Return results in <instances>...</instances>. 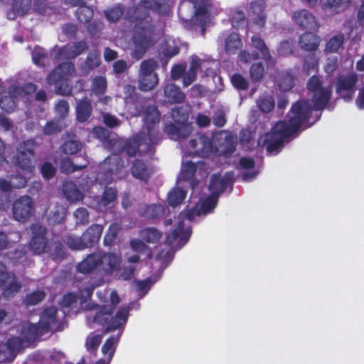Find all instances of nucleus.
Listing matches in <instances>:
<instances>
[{
  "label": "nucleus",
  "instance_id": "1",
  "mask_svg": "<svg viewBox=\"0 0 364 364\" xmlns=\"http://www.w3.org/2000/svg\"><path fill=\"white\" fill-rule=\"evenodd\" d=\"M306 87L311 95L313 107L306 100L297 101L291 107V115L288 122L278 121L269 132L258 139V146L266 147L268 154H278L282 149L285 140L296 133L308 120L312 109L323 110L329 102L332 91L330 87L323 86V81L318 76H311L307 82Z\"/></svg>",
  "mask_w": 364,
  "mask_h": 364
},
{
  "label": "nucleus",
  "instance_id": "2",
  "mask_svg": "<svg viewBox=\"0 0 364 364\" xmlns=\"http://www.w3.org/2000/svg\"><path fill=\"white\" fill-rule=\"evenodd\" d=\"M124 20L134 24L132 36L134 46L132 56L137 60H140L154 44L153 39L154 26L150 17V10L147 3L139 0L138 3L128 7L125 12Z\"/></svg>",
  "mask_w": 364,
  "mask_h": 364
},
{
  "label": "nucleus",
  "instance_id": "3",
  "mask_svg": "<svg viewBox=\"0 0 364 364\" xmlns=\"http://www.w3.org/2000/svg\"><path fill=\"white\" fill-rule=\"evenodd\" d=\"M32 233L28 247L34 255L48 254L53 259H63L65 256V249L60 240L49 239L48 230L40 224H33Z\"/></svg>",
  "mask_w": 364,
  "mask_h": 364
},
{
  "label": "nucleus",
  "instance_id": "4",
  "mask_svg": "<svg viewBox=\"0 0 364 364\" xmlns=\"http://www.w3.org/2000/svg\"><path fill=\"white\" fill-rule=\"evenodd\" d=\"M129 176L124 159L116 154L108 156L99 166L98 176L103 184L126 180Z\"/></svg>",
  "mask_w": 364,
  "mask_h": 364
},
{
  "label": "nucleus",
  "instance_id": "5",
  "mask_svg": "<svg viewBox=\"0 0 364 364\" xmlns=\"http://www.w3.org/2000/svg\"><path fill=\"white\" fill-rule=\"evenodd\" d=\"M114 306H102L96 312L92 321L105 328L103 334L115 331L122 327L127 321L129 309L122 307L118 309L115 316Z\"/></svg>",
  "mask_w": 364,
  "mask_h": 364
},
{
  "label": "nucleus",
  "instance_id": "6",
  "mask_svg": "<svg viewBox=\"0 0 364 364\" xmlns=\"http://www.w3.org/2000/svg\"><path fill=\"white\" fill-rule=\"evenodd\" d=\"M38 146V144L34 139H29L19 143L16 147V154L13 158L14 164L25 173H33L34 159Z\"/></svg>",
  "mask_w": 364,
  "mask_h": 364
},
{
  "label": "nucleus",
  "instance_id": "7",
  "mask_svg": "<svg viewBox=\"0 0 364 364\" xmlns=\"http://www.w3.org/2000/svg\"><path fill=\"white\" fill-rule=\"evenodd\" d=\"M321 38L311 32H305L300 35L298 44L301 50L310 53L304 58V66L307 71L316 70L318 68V60L315 56V52L318 50Z\"/></svg>",
  "mask_w": 364,
  "mask_h": 364
},
{
  "label": "nucleus",
  "instance_id": "8",
  "mask_svg": "<svg viewBox=\"0 0 364 364\" xmlns=\"http://www.w3.org/2000/svg\"><path fill=\"white\" fill-rule=\"evenodd\" d=\"M358 82V75L353 71L338 74L335 80V92L338 97L345 102L352 101L357 90Z\"/></svg>",
  "mask_w": 364,
  "mask_h": 364
},
{
  "label": "nucleus",
  "instance_id": "9",
  "mask_svg": "<svg viewBox=\"0 0 364 364\" xmlns=\"http://www.w3.org/2000/svg\"><path fill=\"white\" fill-rule=\"evenodd\" d=\"M157 144H150L148 136L144 132H139L128 138L123 144L122 150L129 157L139 154H147L154 151Z\"/></svg>",
  "mask_w": 364,
  "mask_h": 364
},
{
  "label": "nucleus",
  "instance_id": "10",
  "mask_svg": "<svg viewBox=\"0 0 364 364\" xmlns=\"http://www.w3.org/2000/svg\"><path fill=\"white\" fill-rule=\"evenodd\" d=\"M158 68V63L153 58L143 60L140 64L139 75V88L141 91L153 90L159 82L158 75L155 70Z\"/></svg>",
  "mask_w": 364,
  "mask_h": 364
},
{
  "label": "nucleus",
  "instance_id": "11",
  "mask_svg": "<svg viewBox=\"0 0 364 364\" xmlns=\"http://www.w3.org/2000/svg\"><path fill=\"white\" fill-rule=\"evenodd\" d=\"M161 119V113L159 109L155 105H149L146 107L144 112V123L146 127L149 144H158L161 140L160 133L156 129V125L158 124Z\"/></svg>",
  "mask_w": 364,
  "mask_h": 364
},
{
  "label": "nucleus",
  "instance_id": "12",
  "mask_svg": "<svg viewBox=\"0 0 364 364\" xmlns=\"http://www.w3.org/2000/svg\"><path fill=\"white\" fill-rule=\"evenodd\" d=\"M34 209V203L30 196H21L13 203V217L16 221L23 223L31 217Z\"/></svg>",
  "mask_w": 364,
  "mask_h": 364
},
{
  "label": "nucleus",
  "instance_id": "13",
  "mask_svg": "<svg viewBox=\"0 0 364 364\" xmlns=\"http://www.w3.org/2000/svg\"><path fill=\"white\" fill-rule=\"evenodd\" d=\"M57 314L58 309L55 306L47 307L43 311L38 322L43 332L47 333L63 331V324L58 321Z\"/></svg>",
  "mask_w": 364,
  "mask_h": 364
},
{
  "label": "nucleus",
  "instance_id": "14",
  "mask_svg": "<svg viewBox=\"0 0 364 364\" xmlns=\"http://www.w3.org/2000/svg\"><path fill=\"white\" fill-rule=\"evenodd\" d=\"M0 287L4 298L11 299L21 291L22 285L14 274L4 271L0 272Z\"/></svg>",
  "mask_w": 364,
  "mask_h": 364
},
{
  "label": "nucleus",
  "instance_id": "15",
  "mask_svg": "<svg viewBox=\"0 0 364 364\" xmlns=\"http://www.w3.org/2000/svg\"><path fill=\"white\" fill-rule=\"evenodd\" d=\"M129 171L133 178L144 182H147L154 173L151 164L141 159H134Z\"/></svg>",
  "mask_w": 364,
  "mask_h": 364
},
{
  "label": "nucleus",
  "instance_id": "16",
  "mask_svg": "<svg viewBox=\"0 0 364 364\" xmlns=\"http://www.w3.org/2000/svg\"><path fill=\"white\" fill-rule=\"evenodd\" d=\"M190 147L195 155L200 157H208L213 153V141L205 134H198L189 141Z\"/></svg>",
  "mask_w": 364,
  "mask_h": 364
},
{
  "label": "nucleus",
  "instance_id": "17",
  "mask_svg": "<svg viewBox=\"0 0 364 364\" xmlns=\"http://www.w3.org/2000/svg\"><path fill=\"white\" fill-rule=\"evenodd\" d=\"M99 267L102 275H111L117 271L121 264V257L112 252L100 253Z\"/></svg>",
  "mask_w": 364,
  "mask_h": 364
},
{
  "label": "nucleus",
  "instance_id": "18",
  "mask_svg": "<svg viewBox=\"0 0 364 364\" xmlns=\"http://www.w3.org/2000/svg\"><path fill=\"white\" fill-rule=\"evenodd\" d=\"M293 18L296 24L302 30H318L319 28L314 16L306 9L295 11Z\"/></svg>",
  "mask_w": 364,
  "mask_h": 364
},
{
  "label": "nucleus",
  "instance_id": "19",
  "mask_svg": "<svg viewBox=\"0 0 364 364\" xmlns=\"http://www.w3.org/2000/svg\"><path fill=\"white\" fill-rule=\"evenodd\" d=\"M163 131L169 139L178 141L187 138L193 131V126L175 124L170 122L164 125Z\"/></svg>",
  "mask_w": 364,
  "mask_h": 364
},
{
  "label": "nucleus",
  "instance_id": "20",
  "mask_svg": "<svg viewBox=\"0 0 364 364\" xmlns=\"http://www.w3.org/2000/svg\"><path fill=\"white\" fill-rule=\"evenodd\" d=\"M100 253H90L77 264L76 272L85 275L90 274L100 268Z\"/></svg>",
  "mask_w": 364,
  "mask_h": 364
},
{
  "label": "nucleus",
  "instance_id": "21",
  "mask_svg": "<svg viewBox=\"0 0 364 364\" xmlns=\"http://www.w3.org/2000/svg\"><path fill=\"white\" fill-rule=\"evenodd\" d=\"M191 235V230L187 228L184 230L183 223H179L178 226L171 230V232L166 235L165 243L171 247L176 242V240L179 238V248L186 245Z\"/></svg>",
  "mask_w": 364,
  "mask_h": 364
},
{
  "label": "nucleus",
  "instance_id": "22",
  "mask_svg": "<svg viewBox=\"0 0 364 364\" xmlns=\"http://www.w3.org/2000/svg\"><path fill=\"white\" fill-rule=\"evenodd\" d=\"M104 226L99 224H92L81 235L86 248H91L97 245L102 236Z\"/></svg>",
  "mask_w": 364,
  "mask_h": 364
},
{
  "label": "nucleus",
  "instance_id": "23",
  "mask_svg": "<svg viewBox=\"0 0 364 364\" xmlns=\"http://www.w3.org/2000/svg\"><path fill=\"white\" fill-rule=\"evenodd\" d=\"M88 50L85 41H79L72 46L66 45L59 50V54L65 59L72 60Z\"/></svg>",
  "mask_w": 364,
  "mask_h": 364
},
{
  "label": "nucleus",
  "instance_id": "24",
  "mask_svg": "<svg viewBox=\"0 0 364 364\" xmlns=\"http://www.w3.org/2000/svg\"><path fill=\"white\" fill-rule=\"evenodd\" d=\"M143 2L147 3L150 11L159 15L169 16L172 12L173 0H143Z\"/></svg>",
  "mask_w": 364,
  "mask_h": 364
},
{
  "label": "nucleus",
  "instance_id": "25",
  "mask_svg": "<svg viewBox=\"0 0 364 364\" xmlns=\"http://www.w3.org/2000/svg\"><path fill=\"white\" fill-rule=\"evenodd\" d=\"M251 41L252 47L260 53L261 57L265 61L268 67H274L276 64V60L271 55L264 41L258 36H253Z\"/></svg>",
  "mask_w": 364,
  "mask_h": 364
},
{
  "label": "nucleus",
  "instance_id": "26",
  "mask_svg": "<svg viewBox=\"0 0 364 364\" xmlns=\"http://www.w3.org/2000/svg\"><path fill=\"white\" fill-rule=\"evenodd\" d=\"M92 113V105L91 101L87 97L77 102L75 107L76 120L80 123H85L91 117Z\"/></svg>",
  "mask_w": 364,
  "mask_h": 364
},
{
  "label": "nucleus",
  "instance_id": "27",
  "mask_svg": "<svg viewBox=\"0 0 364 364\" xmlns=\"http://www.w3.org/2000/svg\"><path fill=\"white\" fill-rule=\"evenodd\" d=\"M230 182V178L228 176L220 177L214 173L210 176L208 189L211 194L218 198L226 190Z\"/></svg>",
  "mask_w": 364,
  "mask_h": 364
},
{
  "label": "nucleus",
  "instance_id": "28",
  "mask_svg": "<svg viewBox=\"0 0 364 364\" xmlns=\"http://www.w3.org/2000/svg\"><path fill=\"white\" fill-rule=\"evenodd\" d=\"M164 94L166 101L170 104L181 103L186 98L185 93L173 83H169L164 86Z\"/></svg>",
  "mask_w": 364,
  "mask_h": 364
},
{
  "label": "nucleus",
  "instance_id": "29",
  "mask_svg": "<svg viewBox=\"0 0 364 364\" xmlns=\"http://www.w3.org/2000/svg\"><path fill=\"white\" fill-rule=\"evenodd\" d=\"M69 3L74 6H78L75 11V16L80 22L86 23L90 21L94 12L83 0H69Z\"/></svg>",
  "mask_w": 364,
  "mask_h": 364
},
{
  "label": "nucleus",
  "instance_id": "30",
  "mask_svg": "<svg viewBox=\"0 0 364 364\" xmlns=\"http://www.w3.org/2000/svg\"><path fill=\"white\" fill-rule=\"evenodd\" d=\"M164 213V208L160 204L144 205L138 209V214L141 218L156 219Z\"/></svg>",
  "mask_w": 364,
  "mask_h": 364
},
{
  "label": "nucleus",
  "instance_id": "31",
  "mask_svg": "<svg viewBox=\"0 0 364 364\" xmlns=\"http://www.w3.org/2000/svg\"><path fill=\"white\" fill-rule=\"evenodd\" d=\"M64 196L70 202H77L83 199L82 192L72 181H65L62 186Z\"/></svg>",
  "mask_w": 364,
  "mask_h": 364
},
{
  "label": "nucleus",
  "instance_id": "32",
  "mask_svg": "<svg viewBox=\"0 0 364 364\" xmlns=\"http://www.w3.org/2000/svg\"><path fill=\"white\" fill-rule=\"evenodd\" d=\"M139 235L146 242L155 244L162 238L163 233L154 227H147L140 230Z\"/></svg>",
  "mask_w": 364,
  "mask_h": 364
},
{
  "label": "nucleus",
  "instance_id": "33",
  "mask_svg": "<svg viewBox=\"0 0 364 364\" xmlns=\"http://www.w3.org/2000/svg\"><path fill=\"white\" fill-rule=\"evenodd\" d=\"M242 47V41L236 33H231L225 42V50L228 54H235Z\"/></svg>",
  "mask_w": 364,
  "mask_h": 364
},
{
  "label": "nucleus",
  "instance_id": "34",
  "mask_svg": "<svg viewBox=\"0 0 364 364\" xmlns=\"http://www.w3.org/2000/svg\"><path fill=\"white\" fill-rule=\"evenodd\" d=\"M126 9L122 4H117L105 11L106 18L112 23H116L124 15Z\"/></svg>",
  "mask_w": 364,
  "mask_h": 364
},
{
  "label": "nucleus",
  "instance_id": "35",
  "mask_svg": "<svg viewBox=\"0 0 364 364\" xmlns=\"http://www.w3.org/2000/svg\"><path fill=\"white\" fill-rule=\"evenodd\" d=\"M276 82L278 87L283 92L290 90L294 85V79L289 72H282L277 78Z\"/></svg>",
  "mask_w": 364,
  "mask_h": 364
},
{
  "label": "nucleus",
  "instance_id": "36",
  "mask_svg": "<svg viewBox=\"0 0 364 364\" xmlns=\"http://www.w3.org/2000/svg\"><path fill=\"white\" fill-rule=\"evenodd\" d=\"M186 191L181 188H173L169 191L167 201L170 206L176 207L181 205L186 197Z\"/></svg>",
  "mask_w": 364,
  "mask_h": 364
},
{
  "label": "nucleus",
  "instance_id": "37",
  "mask_svg": "<svg viewBox=\"0 0 364 364\" xmlns=\"http://www.w3.org/2000/svg\"><path fill=\"white\" fill-rule=\"evenodd\" d=\"M88 166V161L85 159V163L75 164L70 158H65L60 162V168L63 173L70 174L77 171L83 170Z\"/></svg>",
  "mask_w": 364,
  "mask_h": 364
},
{
  "label": "nucleus",
  "instance_id": "38",
  "mask_svg": "<svg viewBox=\"0 0 364 364\" xmlns=\"http://www.w3.org/2000/svg\"><path fill=\"white\" fill-rule=\"evenodd\" d=\"M171 114L176 124L181 125H192L188 122L189 113L184 107L181 106L173 108Z\"/></svg>",
  "mask_w": 364,
  "mask_h": 364
},
{
  "label": "nucleus",
  "instance_id": "39",
  "mask_svg": "<svg viewBox=\"0 0 364 364\" xmlns=\"http://www.w3.org/2000/svg\"><path fill=\"white\" fill-rule=\"evenodd\" d=\"M43 329L40 328L38 323H29L26 328L22 331V335L28 341H34L39 336L45 334Z\"/></svg>",
  "mask_w": 364,
  "mask_h": 364
},
{
  "label": "nucleus",
  "instance_id": "40",
  "mask_svg": "<svg viewBox=\"0 0 364 364\" xmlns=\"http://www.w3.org/2000/svg\"><path fill=\"white\" fill-rule=\"evenodd\" d=\"M32 0H11V11L15 16H23L31 8Z\"/></svg>",
  "mask_w": 364,
  "mask_h": 364
},
{
  "label": "nucleus",
  "instance_id": "41",
  "mask_svg": "<svg viewBox=\"0 0 364 364\" xmlns=\"http://www.w3.org/2000/svg\"><path fill=\"white\" fill-rule=\"evenodd\" d=\"M345 37L343 33L337 34L331 38L326 44L325 52L327 53H336L343 46Z\"/></svg>",
  "mask_w": 364,
  "mask_h": 364
},
{
  "label": "nucleus",
  "instance_id": "42",
  "mask_svg": "<svg viewBox=\"0 0 364 364\" xmlns=\"http://www.w3.org/2000/svg\"><path fill=\"white\" fill-rule=\"evenodd\" d=\"M36 85L32 82H27L21 86H11L9 87V93L14 96L27 95L34 93L36 91Z\"/></svg>",
  "mask_w": 364,
  "mask_h": 364
},
{
  "label": "nucleus",
  "instance_id": "43",
  "mask_svg": "<svg viewBox=\"0 0 364 364\" xmlns=\"http://www.w3.org/2000/svg\"><path fill=\"white\" fill-rule=\"evenodd\" d=\"M120 229V225L117 223H112L109 225L103 239L105 246L111 247L114 245Z\"/></svg>",
  "mask_w": 364,
  "mask_h": 364
},
{
  "label": "nucleus",
  "instance_id": "44",
  "mask_svg": "<svg viewBox=\"0 0 364 364\" xmlns=\"http://www.w3.org/2000/svg\"><path fill=\"white\" fill-rule=\"evenodd\" d=\"M218 198L213 194L205 198L201 203L200 207L198 209V215L207 214L212 211L217 205Z\"/></svg>",
  "mask_w": 364,
  "mask_h": 364
},
{
  "label": "nucleus",
  "instance_id": "45",
  "mask_svg": "<svg viewBox=\"0 0 364 364\" xmlns=\"http://www.w3.org/2000/svg\"><path fill=\"white\" fill-rule=\"evenodd\" d=\"M66 124L60 119H53L48 122L43 127V133L46 135H53L60 132Z\"/></svg>",
  "mask_w": 364,
  "mask_h": 364
},
{
  "label": "nucleus",
  "instance_id": "46",
  "mask_svg": "<svg viewBox=\"0 0 364 364\" xmlns=\"http://www.w3.org/2000/svg\"><path fill=\"white\" fill-rule=\"evenodd\" d=\"M265 75V68L262 62L254 63L250 68V77L253 82H260Z\"/></svg>",
  "mask_w": 364,
  "mask_h": 364
},
{
  "label": "nucleus",
  "instance_id": "47",
  "mask_svg": "<svg viewBox=\"0 0 364 364\" xmlns=\"http://www.w3.org/2000/svg\"><path fill=\"white\" fill-rule=\"evenodd\" d=\"M208 2L206 1L194 7V16L200 25L203 26L208 19Z\"/></svg>",
  "mask_w": 364,
  "mask_h": 364
},
{
  "label": "nucleus",
  "instance_id": "48",
  "mask_svg": "<svg viewBox=\"0 0 364 364\" xmlns=\"http://www.w3.org/2000/svg\"><path fill=\"white\" fill-rule=\"evenodd\" d=\"M46 293L43 290H36L26 294L23 299V304L28 306H35L41 303L46 298Z\"/></svg>",
  "mask_w": 364,
  "mask_h": 364
},
{
  "label": "nucleus",
  "instance_id": "49",
  "mask_svg": "<svg viewBox=\"0 0 364 364\" xmlns=\"http://www.w3.org/2000/svg\"><path fill=\"white\" fill-rule=\"evenodd\" d=\"M82 149V144L79 140H67L60 146V151L65 154L73 155Z\"/></svg>",
  "mask_w": 364,
  "mask_h": 364
},
{
  "label": "nucleus",
  "instance_id": "50",
  "mask_svg": "<svg viewBox=\"0 0 364 364\" xmlns=\"http://www.w3.org/2000/svg\"><path fill=\"white\" fill-rule=\"evenodd\" d=\"M257 103L259 109L264 113H269L275 107L273 97L268 95L260 97Z\"/></svg>",
  "mask_w": 364,
  "mask_h": 364
},
{
  "label": "nucleus",
  "instance_id": "51",
  "mask_svg": "<svg viewBox=\"0 0 364 364\" xmlns=\"http://www.w3.org/2000/svg\"><path fill=\"white\" fill-rule=\"evenodd\" d=\"M65 66H68L66 64H59L55 69L48 75L47 77V82L50 85H57L65 80V77L63 73L60 72V69Z\"/></svg>",
  "mask_w": 364,
  "mask_h": 364
},
{
  "label": "nucleus",
  "instance_id": "52",
  "mask_svg": "<svg viewBox=\"0 0 364 364\" xmlns=\"http://www.w3.org/2000/svg\"><path fill=\"white\" fill-rule=\"evenodd\" d=\"M14 97L18 96H14L9 93V95H5L0 99V107L6 113H12L16 109V102Z\"/></svg>",
  "mask_w": 364,
  "mask_h": 364
},
{
  "label": "nucleus",
  "instance_id": "53",
  "mask_svg": "<svg viewBox=\"0 0 364 364\" xmlns=\"http://www.w3.org/2000/svg\"><path fill=\"white\" fill-rule=\"evenodd\" d=\"M119 336H111L102 346V352L103 354H108L112 356L115 352L116 346L119 342Z\"/></svg>",
  "mask_w": 364,
  "mask_h": 364
},
{
  "label": "nucleus",
  "instance_id": "54",
  "mask_svg": "<svg viewBox=\"0 0 364 364\" xmlns=\"http://www.w3.org/2000/svg\"><path fill=\"white\" fill-rule=\"evenodd\" d=\"M32 60L35 65L41 67H45L44 60L47 58L46 50L39 46H36L31 53Z\"/></svg>",
  "mask_w": 364,
  "mask_h": 364
},
{
  "label": "nucleus",
  "instance_id": "55",
  "mask_svg": "<svg viewBox=\"0 0 364 364\" xmlns=\"http://www.w3.org/2000/svg\"><path fill=\"white\" fill-rule=\"evenodd\" d=\"M294 42L292 40H285L282 41L277 48L279 55L286 57L294 53Z\"/></svg>",
  "mask_w": 364,
  "mask_h": 364
},
{
  "label": "nucleus",
  "instance_id": "56",
  "mask_svg": "<svg viewBox=\"0 0 364 364\" xmlns=\"http://www.w3.org/2000/svg\"><path fill=\"white\" fill-rule=\"evenodd\" d=\"M102 335H90L85 342V347L87 351L95 353L102 342Z\"/></svg>",
  "mask_w": 364,
  "mask_h": 364
},
{
  "label": "nucleus",
  "instance_id": "57",
  "mask_svg": "<svg viewBox=\"0 0 364 364\" xmlns=\"http://www.w3.org/2000/svg\"><path fill=\"white\" fill-rule=\"evenodd\" d=\"M66 244L68 247L73 250H82L87 249L83 242L82 236L68 235L66 238Z\"/></svg>",
  "mask_w": 364,
  "mask_h": 364
},
{
  "label": "nucleus",
  "instance_id": "58",
  "mask_svg": "<svg viewBox=\"0 0 364 364\" xmlns=\"http://www.w3.org/2000/svg\"><path fill=\"white\" fill-rule=\"evenodd\" d=\"M55 111L57 114L58 119L63 121L69 114L70 106L66 100H60L55 105Z\"/></svg>",
  "mask_w": 364,
  "mask_h": 364
},
{
  "label": "nucleus",
  "instance_id": "59",
  "mask_svg": "<svg viewBox=\"0 0 364 364\" xmlns=\"http://www.w3.org/2000/svg\"><path fill=\"white\" fill-rule=\"evenodd\" d=\"M107 90V80L105 77L97 76L92 81V90L95 95H103Z\"/></svg>",
  "mask_w": 364,
  "mask_h": 364
},
{
  "label": "nucleus",
  "instance_id": "60",
  "mask_svg": "<svg viewBox=\"0 0 364 364\" xmlns=\"http://www.w3.org/2000/svg\"><path fill=\"white\" fill-rule=\"evenodd\" d=\"M196 172V165L192 161L186 162L181 168V177L184 181H190Z\"/></svg>",
  "mask_w": 364,
  "mask_h": 364
},
{
  "label": "nucleus",
  "instance_id": "61",
  "mask_svg": "<svg viewBox=\"0 0 364 364\" xmlns=\"http://www.w3.org/2000/svg\"><path fill=\"white\" fill-rule=\"evenodd\" d=\"M350 2L351 0H326L323 4V7L338 11L339 9L346 8Z\"/></svg>",
  "mask_w": 364,
  "mask_h": 364
},
{
  "label": "nucleus",
  "instance_id": "62",
  "mask_svg": "<svg viewBox=\"0 0 364 364\" xmlns=\"http://www.w3.org/2000/svg\"><path fill=\"white\" fill-rule=\"evenodd\" d=\"M231 82L236 89L240 90H247L249 87L247 80L239 73H235L232 76Z\"/></svg>",
  "mask_w": 364,
  "mask_h": 364
},
{
  "label": "nucleus",
  "instance_id": "63",
  "mask_svg": "<svg viewBox=\"0 0 364 364\" xmlns=\"http://www.w3.org/2000/svg\"><path fill=\"white\" fill-rule=\"evenodd\" d=\"M55 91L56 94L62 96H70L73 92V87L67 80H63L57 85H55Z\"/></svg>",
  "mask_w": 364,
  "mask_h": 364
},
{
  "label": "nucleus",
  "instance_id": "64",
  "mask_svg": "<svg viewBox=\"0 0 364 364\" xmlns=\"http://www.w3.org/2000/svg\"><path fill=\"white\" fill-rule=\"evenodd\" d=\"M77 294L68 292L63 296L60 305L63 308H70L77 303Z\"/></svg>",
  "mask_w": 364,
  "mask_h": 364
}]
</instances>
